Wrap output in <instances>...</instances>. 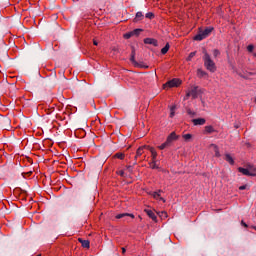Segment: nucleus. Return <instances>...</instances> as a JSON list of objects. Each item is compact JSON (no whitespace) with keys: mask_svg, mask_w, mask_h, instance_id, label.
Returning a JSON list of instances; mask_svg holds the SVG:
<instances>
[{"mask_svg":"<svg viewBox=\"0 0 256 256\" xmlns=\"http://www.w3.org/2000/svg\"><path fill=\"white\" fill-rule=\"evenodd\" d=\"M145 17L146 19H155V14L153 12H148Z\"/></svg>","mask_w":256,"mask_h":256,"instance_id":"a878e982","label":"nucleus"},{"mask_svg":"<svg viewBox=\"0 0 256 256\" xmlns=\"http://www.w3.org/2000/svg\"><path fill=\"white\" fill-rule=\"evenodd\" d=\"M203 39H207L204 31H200L197 35L194 36V41H203Z\"/></svg>","mask_w":256,"mask_h":256,"instance_id":"9d476101","label":"nucleus"},{"mask_svg":"<svg viewBox=\"0 0 256 256\" xmlns=\"http://www.w3.org/2000/svg\"><path fill=\"white\" fill-rule=\"evenodd\" d=\"M150 169H159V166H157V160H152L149 163Z\"/></svg>","mask_w":256,"mask_h":256,"instance_id":"4be33fe9","label":"nucleus"},{"mask_svg":"<svg viewBox=\"0 0 256 256\" xmlns=\"http://www.w3.org/2000/svg\"><path fill=\"white\" fill-rule=\"evenodd\" d=\"M241 225L243 226V227H245L246 229H247V227H249L248 225H247V223H245V221H241Z\"/></svg>","mask_w":256,"mask_h":256,"instance_id":"4c0bfd02","label":"nucleus"},{"mask_svg":"<svg viewBox=\"0 0 256 256\" xmlns=\"http://www.w3.org/2000/svg\"><path fill=\"white\" fill-rule=\"evenodd\" d=\"M225 161L229 163V165H235V159L231 156V154H225Z\"/></svg>","mask_w":256,"mask_h":256,"instance_id":"dca6fc26","label":"nucleus"},{"mask_svg":"<svg viewBox=\"0 0 256 256\" xmlns=\"http://www.w3.org/2000/svg\"><path fill=\"white\" fill-rule=\"evenodd\" d=\"M32 172H28V175H31Z\"/></svg>","mask_w":256,"mask_h":256,"instance_id":"a18cd8bd","label":"nucleus"},{"mask_svg":"<svg viewBox=\"0 0 256 256\" xmlns=\"http://www.w3.org/2000/svg\"><path fill=\"white\" fill-rule=\"evenodd\" d=\"M153 197H154V198H157V197H161V195H160L159 193H157V192H154V193H153Z\"/></svg>","mask_w":256,"mask_h":256,"instance_id":"58836bf2","label":"nucleus"},{"mask_svg":"<svg viewBox=\"0 0 256 256\" xmlns=\"http://www.w3.org/2000/svg\"><path fill=\"white\" fill-rule=\"evenodd\" d=\"M142 147H144V149H147L148 151H150V153L152 152V151H154V147H151V146H149V145H144V146H142Z\"/></svg>","mask_w":256,"mask_h":256,"instance_id":"72a5a7b5","label":"nucleus"},{"mask_svg":"<svg viewBox=\"0 0 256 256\" xmlns=\"http://www.w3.org/2000/svg\"><path fill=\"white\" fill-rule=\"evenodd\" d=\"M143 29H140V28H137V29H134L132 32V37H139V35H141Z\"/></svg>","mask_w":256,"mask_h":256,"instance_id":"6ab92c4d","label":"nucleus"},{"mask_svg":"<svg viewBox=\"0 0 256 256\" xmlns=\"http://www.w3.org/2000/svg\"><path fill=\"white\" fill-rule=\"evenodd\" d=\"M255 231H256V227H254Z\"/></svg>","mask_w":256,"mask_h":256,"instance_id":"09e8293b","label":"nucleus"},{"mask_svg":"<svg viewBox=\"0 0 256 256\" xmlns=\"http://www.w3.org/2000/svg\"><path fill=\"white\" fill-rule=\"evenodd\" d=\"M158 215L161 219H167V217H168L167 212H165V211L158 213Z\"/></svg>","mask_w":256,"mask_h":256,"instance_id":"bb28decb","label":"nucleus"},{"mask_svg":"<svg viewBox=\"0 0 256 256\" xmlns=\"http://www.w3.org/2000/svg\"><path fill=\"white\" fill-rule=\"evenodd\" d=\"M160 199H161V201H163L165 203V199H163V198H160Z\"/></svg>","mask_w":256,"mask_h":256,"instance_id":"37998d69","label":"nucleus"},{"mask_svg":"<svg viewBox=\"0 0 256 256\" xmlns=\"http://www.w3.org/2000/svg\"><path fill=\"white\" fill-rule=\"evenodd\" d=\"M127 169H131V166H127Z\"/></svg>","mask_w":256,"mask_h":256,"instance_id":"c03bdc74","label":"nucleus"},{"mask_svg":"<svg viewBox=\"0 0 256 256\" xmlns=\"http://www.w3.org/2000/svg\"><path fill=\"white\" fill-rule=\"evenodd\" d=\"M210 147H213L215 157H221V152H219V146H217L216 144H211Z\"/></svg>","mask_w":256,"mask_h":256,"instance_id":"a211bd4d","label":"nucleus"},{"mask_svg":"<svg viewBox=\"0 0 256 256\" xmlns=\"http://www.w3.org/2000/svg\"><path fill=\"white\" fill-rule=\"evenodd\" d=\"M203 55L204 67L207 69V71H210V73H215V71H217V66L211 59V55H209L207 49H203Z\"/></svg>","mask_w":256,"mask_h":256,"instance_id":"f257e3e1","label":"nucleus"},{"mask_svg":"<svg viewBox=\"0 0 256 256\" xmlns=\"http://www.w3.org/2000/svg\"><path fill=\"white\" fill-rule=\"evenodd\" d=\"M187 113L191 115V117H195L196 113L193 112L191 109H187Z\"/></svg>","mask_w":256,"mask_h":256,"instance_id":"f704fd0d","label":"nucleus"},{"mask_svg":"<svg viewBox=\"0 0 256 256\" xmlns=\"http://www.w3.org/2000/svg\"><path fill=\"white\" fill-rule=\"evenodd\" d=\"M253 49H255V46H253V44L247 46V51H249V53H253Z\"/></svg>","mask_w":256,"mask_h":256,"instance_id":"2f4dec72","label":"nucleus"},{"mask_svg":"<svg viewBox=\"0 0 256 256\" xmlns=\"http://www.w3.org/2000/svg\"><path fill=\"white\" fill-rule=\"evenodd\" d=\"M196 54H197V52H191L189 54V56L187 57L186 61H191V59H193V57H195Z\"/></svg>","mask_w":256,"mask_h":256,"instance_id":"cd10ccee","label":"nucleus"},{"mask_svg":"<svg viewBox=\"0 0 256 256\" xmlns=\"http://www.w3.org/2000/svg\"><path fill=\"white\" fill-rule=\"evenodd\" d=\"M167 147H170L168 145V143L165 141L164 143H162L160 146H158V149H160L161 151H163V149H167Z\"/></svg>","mask_w":256,"mask_h":256,"instance_id":"b1692460","label":"nucleus"},{"mask_svg":"<svg viewBox=\"0 0 256 256\" xmlns=\"http://www.w3.org/2000/svg\"><path fill=\"white\" fill-rule=\"evenodd\" d=\"M208 75L209 74L205 72L203 69L197 70V77H199V79H203V77H207Z\"/></svg>","mask_w":256,"mask_h":256,"instance_id":"f3484780","label":"nucleus"},{"mask_svg":"<svg viewBox=\"0 0 256 256\" xmlns=\"http://www.w3.org/2000/svg\"><path fill=\"white\" fill-rule=\"evenodd\" d=\"M170 47L171 46L169 45V43H166V45L161 49L162 55H167V53L169 52Z\"/></svg>","mask_w":256,"mask_h":256,"instance_id":"412c9836","label":"nucleus"},{"mask_svg":"<svg viewBox=\"0 0 256 256\" xmlns=\"http://www.w3.org/2000/svg\"><path fill=\"white\" fill-rule=\"evenodd\" d=\"M131 57H130V61L131 63L135 66V67H138L139 66V63H137V61L135 60V47L132 46L131 47Z\"/></svg>","mask_w":256,"mask_h":256,"instance_id":"0eeeda50","label":"nucleus"},{"mask_svg":"<svg viewBox=\"0 0 256 256\" xmlns=\"http://www.w3.org/2000/svg\"><path fill=\"white\" fill-rule=\"evenodd\" d=\"M143 12H137L135 18L133 19V23H139V21H143L144 19Z\"/></svg>","mask_w":256,"mask_h":256,"instance_id":"f8f14e48","label":"nucleus"},{"mask_svg":"<svg viewBox=\"0 0 256 256\" xmlns=\"http://www.w3.org/2000/svg\"><path fill=\"white\" fill-rule=\"evenodd\" d=\"M79 243L84 249H89L91 247V242L89 240H83V238H78Z\"/></svg>","mask_w":256,"mask_h":256,"instance_id":"1a4fd4ad","label":"nucleus"},{"mask_svg":"<svg viewBox=\"0 0 256 256\" xmlns=\"http://www.w3.org/2000/svg\"><path fill=\"white\" fill-rule=\"evenodd\" d=\"M235 128H236V129H239V125H235Z\"/></svg>","mask_w":256,"mask_h":256,"instance_id":"79ce46f5","label":"nucleus"},{"mask_svg":"<svg viewBox=\"0 0 256 256\" xmlns=\"http://www.w3.org/2000/svg\"><path fill=\"white\" fill-rule=\"evenodd\" d=\"M37 256H41V254H38Z\"/></svg>","mask_w":256,"mask_h":256,"instance_id":"de8ad7c7","label":"nucleus"},{"mask_svg":"<svg viewBox=\"0 0 256 256\" xmlns=\"http://www.w3.org/2000/svg\"><path fill=\"white\" fill-rule=\"evenodd\" d=\"M170 117L171 118L175 117V106H172L170 109Z\"/></svg>","mask_w":256,"mask_h":256,"instance_id":"c756f323","label":"nucleus"},{"mask_svg":"<svg viewBox=\"0 0 256 256\" xmlns=\"http://www.w3.org/2000/svg\"><path fill=\"white\" fill-rule=\"evenodd\" d=\"M143 153H145V147L140 146L136 151V155L134 157L135 161H137V159H139Z\"/></svg>","mask_w":256,"mask_h":256,"instance_id":"ddd939ff","label":"nucleus"},{"mask_svg":"<svg viewBox=\"0 0 256 256\" xmlns=\"http://www.w3.org/2000/svg\"><path fill=\"white\" fill-rule=\"evenodd\" d=\"M239 173H242V175H246V177H256V168L247 169L243 167L238 168Z\"/></svg>","mask_w":256,"mask_h":256,"instance_id":"20e7f679","label":"nucleus"},{"mask_svg":"<svg viewBox=\"0 0 256 256\" xmlns=\"http://www.w3.org/2000/svg\"><path fill=\"white\" fill-rule=\"evenodd\" d=\"M217 130H215V128L212 125H208L205 126L204 128V133H206L207 135H211V133H216Z\"/></svg>","mask_w":256,"mask_h":256,"instance_id":"9b49d317","label":"nucleus"},{"mask_svg":"<svg viewBox=\"0 0 256 256\" xmlns=\"http://www.w3.org/2000/svg\"><path fill=\"white\" fill-rule=\"evenodd\" d=\"M118 175H120V177H125V171L120 170V171L118 172Z\"/></svg>","mask_w":256,"mask_h":256,"instance_id":"c9c22d12","label":"nucleus"},{"mask_svg":"<svg viewBox=\"0 0 256 256\" xmlns=\"http://www.w3.org/2000/svg\"><path fill=\"white\" fill-rule=\"evenodd\" d=\"M182 137H183L184 140L189 141V139H191L193 137V135H191V134H184Z\"/></svg>","mask_w":256,"mask_h":256,"instance_id":"7c9ffc66","label":"nucleus"},{"mask_svg":"<svg viewBox=\"0 0 256 256\" xmlns=\"http://www.w3.org/2000/svg\"><path fill=\"white\" fill-rule=\"evenodd\" d=\"M93 45L98 46V45H99V42H97V40H93Z\"/></svg>","mask_w":256,"mask_h":256,"instance_id":"ea45409f","label":"nucleus"},{"mask_svg":"<svg viewBox=\"0 0 256 256\" xmlns=\"http://www.w3.org/2000/svg\"><path fill=\"white\" fill-rule=\"evenodd\" d=\"M219 55H221V52L218 49H214L213 50V56L214 57H219Z\"/></svg>","mask_w":256,"mask_h":256,"instance_id":"473e14b6","label":"nucleus"},{"mask_svg":"<svg viewBox=\"0 0 256 256\" xmlns=\"http://www.w3.org/2000/svg\"><path fill=\"white\" fill-rule=\"evenodd\" d=\"M144 43L145 45H153L154 47H157V45H159V42L155 38H145Z\"/></svg>","mask_w":256,"mask_h":256,"instance_id":"423d86ee","label":"nucleus"},{"mask_svg":"<svg viewBox=\"0 0 256 256\" xmlns=\"http://www.w3.org/2000/svg\"><path fill=\"white\" fill-rule=\"evenodd\" d=\"M213 27H207L205 30H202V32H204V35L206 37H209V35H211V33H213Z\"/></svg>","mask_w":256,"mask_h":256,"instance_id":"aec40b11","label":"nucleus"},{"mask_svg":"<svg viewBox=\"0 0 256 256\" xmlns=\"http://www.w3.org/2000/svg\"><path fill=\"white\" fill-rule=\"evenodd\" d=\"M144 211L146 212L148 217H150V219H152V221L157 223V215H155V212H153V210L145 209Z\"/></svg>","mask_w":256,"mask_h":256,"instance_id":"6e6552de","label":"nucleus"},{"mask_svg":"<svg viewBox=\"0 0 256 256\" xmlns=\"http://www.w3.org/2000/svg\"><path fill=\"white\" fill-rule=\"evenodd\" d=\"M131 37H133V32H128L124 34V39H131Z\"/></svg>","mask_w":256,"mask_h":256,"instance_id":"c85d7f7f","label":"nucleus"},{"mask_svg":"<svg viewBox=\"0 0 256 256\" xmlns=\"http://www.w3.org/2000/svg\"><path fill=\"white\" fill-rule=\"evenodd\" d=\"M114 157H116V159H120L121 161H123V159H125V154L124 153H116L114 155Z\"/></svg>","mask_w":256,"mask_h":256,"instance_id":"5701e85b","label":"nucleus"},{"mask_svg":"<svg viewBox=\"0 0 256 256\" xmlns=\"http://www.w3.org/2000/svg\"><path fill=\"white\" fill-rule=\"evenodd\" d=\"M179 139V136L175 132H172L166 139V143L171 147L173 144V141H177Z\"/></svg>","mask_w":256,"mask_h":256,"instance_id":"39448f33","label":"nucleus"},{"mask_svg":"<svg viewBox=\"0 0 256 256\" xmlns=\"http://www.w3.org/2000/svg\"><path fill=\"white\" fill-rule=\"evenodd\" d=\"M181 85V79L173 78L163 85V89H173V87H179Z\"/></svg>","mask_w":256,"mask_h":256,"instance_id":"7ed1b4c3","label":"nucleus"},{"mask_svg":"<svg viewBox=\"0 0 256 256\" xmlns=\"http://www.w3.org/2000/svg\"><path fill=\"white\" fill-rule=\"evenodd\" d=\"M125 217H131V219H135V215L130 214V213H121V214L116 215L117 219H123Z\"/></svg>","mask_w":256,"mask_h":256,"instance_id":"2eb2a0df","label":"nucleus"},{"mask_svg":"<svg viewBox=\"0 0 256 256\" xmlns=\"http://www.w3.org/2000/svg\"><path fill=\"white\" fill-rule=\"evenodd\" d=\"M245 189H247V185H242L239 187L240 191H245Z\"/></svg>","mask_w":256,"mask_h":256,"instance_id":"e433bc0d","label":"nucleus"},{"mask_svg":"<svg viewBox=\"0 0 256 256\" xmlns=\"http://www.w3.org/2000/svg\"><path fill=\"white\" fill-rule=\"evenodd\" d=\"M150 153H151L152 161H157V151L154 149Z\"/></svg>","mask_w":256,"mask_h":256,"instance_id":"393cba45","label":"nucleus"},{"mask_svg":"<svg viewBox=\"0 0 256 256\" xmlns=\"http://www.w3.org/2000/svg\"><path fill=\"white\" fill-rule=\"evenodd\" d=\"M134 165H137V162H135Z\"/></svg>","mask_w":256,"mask_h":256,"instance_id":"49530a36","label":"nucleus"},{"mask_svg":"<svg viewBox=\"0 0 256 256\" xmlns=\"http://www.w3.org/2000/svg\"><path fill=\"white\" fill-rule=\"evenodd\" d=\"M193 125H205L206 120L205 118H196L192 120Z\"/></svg>","mask_w":256,"mask_h":256,"instance_id":"4468645a","label":"nucleus"},{"mask_svg":"<svg viewBox=\"0 0 256 256\" xmlns=\"http://www.w3.org/2000/svg\"><path fill=\"white\" fill-rule=\"evenodd\" d=\"M201 93H203V91L199 90V86H193L190 88V90L186 92V96L184 97V100L187 101L189 97H192V99H197V97H199Z\"/></svg>","mask_w":256,"mask_h":256,"instance_id":"f03ea898","label":"nucleus"},{"mask_svg":"<svg viewBox=\"0 0 256 256\" xmlns=\"http://www.w3.org/2000/svg\"><path fill=\"white\" fill-rule=\"evenodd\" d=\"M126 251H127V250L125 249V247H122V254H123V255H125Z\"/></svg>","mask_w":256,"mask_h":256,"instance_id":"a19ab883","label":"nucleus"}]
</instances>
